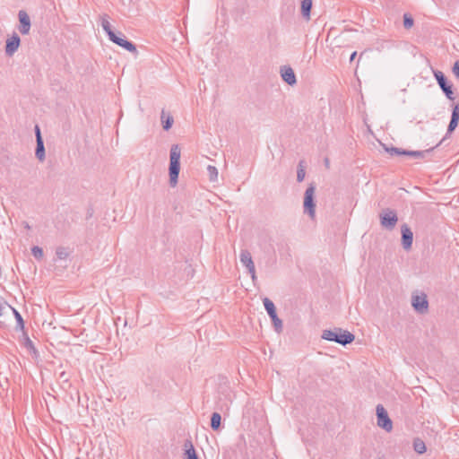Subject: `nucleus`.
<instances>
[{
  "label": "nucleus",
  "mask_w": 459,
  "mask_h": 459,
  "mask_svg": "<svg viewBox=\"0 0 459 459\" xmlns=\"http://www.w3.org/2000/svg\"><path fill=\"white\" fill-rule=\"evenodd\" d=\"M413 448H414L415 452H417L420 455H421V454L426 452V445L420 438H416L414 440V442H413Z\"/></svg>",
  "instance_id": "393cba45"
},
{
  "label": "nucleus",
  "mask_w": 459,
  "mask_h": 459,
  "mask_svg": "<svg viewBox=\"0 0 459 459\" xmlns=\"http://www.w3.org/2000/svg\"><path fill=\"white\" fill-rule=\"evenodd\" d=\"M453 73L459 79V60L455 63L453 67Z\"/></svg>",
  "instance_id": "2f4dec72"
},
{
  "label": "nucleus",
  "mask_w": 459,
  "mask_h": 459,
  "mask_svg": "<svg viewBox=\"0 0 459 459\" xmlns=\"http://www.w3.org/2000/svg\"><path fill=\"white\" fill-rule=\"evenodd\" d=\"M21 43L20 37L13 33L11 38L7 39L5 45V54L7 56H13L17 51Z\"/></svg>",
  "instance_id": "ddd939ff"
},
{
  "label": "nucleus",
  "mask_w": 459,
  "mask_h": 459,
  "mask_svg": "<svg viewBox=\"0 0 459 459\" xmlns=\"http://www.w3.org/2000/svg\"><path fill=\"white\" fill-rule=\"evenodd\" d=\"M109 40L112 41L113 43L118 45L119 47L126 49L129 52H132V53L137 52L135 45L133 42L128 41L125 38H123L121 32H119L118 34H117V33L110 34Z\"/></svg>",
  "instance_id": "9d476101"
},
{
  "label": "nucleus",
  "mask_w": 459,
  "mask_h": 459,
  "mask_svg": "<svg viewBox=\"0 0 459 459\" xmlns=\"http://www.w3.org/2000/svg\"><path fill=\"white\" fill-rule=\"evenodd\" d=\"M312 9V0L301 1V14L307 21L310 20V13Z\"/></svg>",
  "instance_id": "f3484780"
},
{
  "label": "nucleus",
  "mask_w": 459,
  "mask_h": 459,
  "mask_svg": "<svg viewBox=\"0 0 459 459\" xmlns=\"http://www.w3.org/2000/svg\"><path fill=\"white\" fill-rule=\"evenodd\" d=\"M459 122V103H456L452 110L451 119L447 127V134L453 133Z\"/></svg>",
  "instance_id": "2eb2a0df"
},
{
  "label": "nucleus",
  "mask_w": 459,
  "mask_h": 459,
  "mask_svg": "<svg viewBox=\"0 0 459 459\" xmlns=\"http://www.w3.org/2000/svg\"><path fill=\"white\" fill-rule=\"evenodd\" d=\"M8 307L12 310L15 319H16V328L23 330L24 329V321L22 319V315L12 306H8Z\"/></svg>",
  "instance_id": "5701e85b"
},
{
  "label": "nucleus",
  "mask_w": 459,
  "mask_h": 459,
  "mask_svg": "<svg viewBox=\"0 0 459 459\" xmlns=\"http://www.w3.org/2000/svg\"><path fill=\"white\" fill-rule=\"evenodd\" d=\"M56 255L58 259L60 260H64V259H66L69 255V251L66 247H58L56 249Z\"/></svg>",
  "instance_id": "a878e982"
},
{
  "label": "nucleus",
  "mask_w": 459,
  "mask_h": 459,
  "mask_svg": "<svg viewBox=\"0 0 459 459\" xmlns=\"http://www.w3.org/2000/svg\"><path fill=\"white\" fill-rule=\"evenodd\" d=\"M207 172L209 176V179L211 181H216L218 178V169L216 167L209 165L207 167Z\"/></svg>",
  "instance_id": "bb28decb"
},
{
  "label": "nucleus",
  "mask_w": 459,
  "mask_h": 459,
  "mask_svg": "<svg viewBox=\"0 0 459 459\" xmlns=\"http://www.w3.org/2000/svg\"><path fill=\"white\" fill-rule=\"evenodd\" d=\"M180 149L178 144L171 146L169 154V184L172 187L178 184V175L180 171Z\"/></svg>",
  "instance_id": "f03ea898"
},
{
  "label": "nucleus",
  "mask_w": 459,
  "mask_h": 459,
  "mask_svg": "<svg viewBox=\"0 0 459 459\" xmlns=\"http://www.w3.org/2000/svg\"><path fill=\"white\" fill-rule=\"evenodd\" d=\"M356 56H357V52H356V51H354V52L351 55L350 62H352V61L355 59Z\"/></svg>",
  "instance_id": "f704fd0d"
},
{
  "label": "nucleus",
  "mask_w": 459,
  "mask_h": 459,
  "mask_svg": "<svg viewBox=\"0 0 459 459\" xmlns=\"http://www.w3.org/2000/svg\"><path fill=\"white\" fill-rule=\"evenodd\" d=\"M221 424V416L219 412H213L211 416V428L217 431L220 429Z\"/></svg>",
  "instance_id": "aec40b11"
},
{
  "label": "nucleus",
  "mask_w": 459,
  "mask_h": 459,
  "mask_svg": "<svg viewBox=\"0 0 459 459\" xmlns=\"http://www.w3.org/2000/svg\"><path fill=\"white\" fill-rule=\"evenodd\" d=\"M302 163H303V161H300L298 166V170H297L298 182H302L306 176V171H305V169H304Z\"/></svg>",
  "instance_id": "cd10ccee"
},
{
  "label": "nucleus",
  "mask_w": 459,
  "mask_h": 459,
  "mask_svg": "<svg viewBox=\"0 0 459 459\" xmlns=\"http://www.w3.org/2000/svg\"><path fill=\"white\" fill-rule=\"evenodd\" d=\"M381 145L383 146L384 150L387 153H389L391 156H394V155H403V153H404V150L403 149L397 148V147H388L385 143H381Z\"/></svg>",
  "instance_id": "b1692460"
},
{
  "label": "nucleus",
  "mask_w": 459,
  "mask_h": 459,
  "mask_svg": "<svg viewBox=\"0 0 459 459\" xmlns=\"http://www.w3.org/2000/svg\"><path fill=\"white\" fill-rule=\"evenodd\" d=\"M160 119L162 122L163 129L166 131L169 130L174 122L173 117L170 116L169 114H166V112L162 110L160 114Z\"/></svg>",
  "instance_id": "a211bd4d"
},
{
  "label": "nucleus",
  "mask_w": 459,
  "mask_h": 459,
  "mask_svg": "<svg viewBox=\"0 0 459 459\" xmlns=\"http://www.w3.org/2000/svg\"><path fill=\"white\" fill-rule=\"evenodd\" d=\"M379 219L381 226L389 230H393L398 221L396 212L390 208L384 209L379 213Z\"/></svg>",
  "instance_id": "20e7f679"
},
{
  "label": "nucleus",
  "mask_w": 459,
  "mask_h": 459,
  "mask_svg": "<svg viewBox=\"0 0 459 459\" xmlns=\"http://www.w3.org/2000/svg\"><path fill=\"white\" fill-rule=\"evenodd\" d=\"M434 76H435L439 87L441 88V90L443 91L445 95L446 96V98L451 100H454L455 96H454V92L452 91V84H450L448 82L445 74L441 71L437 70V71L434 72Z\"/></svg>",
  "instance_id": "6e6552de"
},
{
  "label": "nucleus",
  "mask_w": 459,
  "mask_h": 459,
  "mask_svg": "<svg viewBox=\"0 0 459 459\" xmlns=\"http://www.w3.org/2000/svg\"><path fill=\"white\" fill-rule=\"evenodd\" d=\"M101 27L104 31L108 34V39L110 38V34H114L115 32L111 29V25L108 21V16L107 14H103L101 17Z\"/></svg>",
  "instance_id": "4be33fe9"
},
{
  "label": "nucleus",
  "mask_w": 459,
  "mask_h": 459,
  "mask_svg": "<svg viewBox=\"0 0 459 459\" xmlns=\"http://www.w3.org/2000/svg\"><path fill=\"white\" fill-rule=\"evenodd\" d=\"M402 231V246L404 250H410L413 242V233L407 224L401 227Z\"/></svg>",
  "instance_id": "9b49d317"
},
{
  "label": "nucleus",
  "mask_w": 459,
  "mask_h": 459,
  "mask_svg": "<svg viewBox=\"0 0 459 459\" xmlns=\"http://www.w3.org/2000/svg\"><path fill=\"white\" fill-rule=\"evenodd\" d=\"M22 225L24 226V228H25L26 230H30V226L29 225V223H28L27 221H23V222H22Z\"/></svg>",
  "instance_id": "c9c22d12"
},
{
  "label": "nucleus",
  "mask_w": 459,
  "mask_h": 459,
  "mask_svg": "<svg viewBox=\"0 0 459 459\" xmlns=\"http://www.w3.org/2000/svg\"><path fill=\"white\" fill-rule=\"evenodd\" d=\"M325 165L328 167V165H329V160H328V159H325Z\"/></svg>",
  "instance_id": "e433bc0d"
},
{
  "label": "nucleus",
  "mask_w": 459,
  "mask_h": 459,
  "mask_svg": "<svg viewBox=\"0 0 459 459\" xmlns=\"http://www.w3.org/2000/svg\"><path fill=\"white\" fill-rule=\"evenodd\" d=\"M18 17L20 22L19 31L22 35H27L30 30V19L24 10L19 11Z\"/></svg>",
  "instance_id": "f8f14e48"
},
{
  "label": "nucleus",
  "mask_w": 459,
  "mask_h": 459,
  "mask_svg": "<svg viewBox=\"0 0 459 459\" xmlns=\"http://www.w3.org/2000/svg\"><path fill=\"white\" fill-rule=\"evenodd\" d=\"M377 426L389 432L393 429V423L390 420L386 410L381 405L377 406Z\"/></svg>",
  "instance_id": "0eeeda50"
},
{
  "label": "nucleus",
  "mask_w": 459,
  "mask_h": 459,
  "mask_svg": "<svg viewBox=\"0 0 459 459\" xmlns=\"http://www.w3.org/2000/svg\"><path fill=\"white\" fill-rule=\"evenodd\" d=\"M411 306L419 314H425L429 310L428 297L424 292L413 293L411 295Z\"/></svg>",
  "instance_id": "423d86ee"
},
{
  "label": "nucleus",
  "mask_w": 459,
  "mask_h": 459,
  "mask_svg": "<svg viewBox=\"0 0 459 459\" xmlns=\"http://www.w3.org/2000/svg\"><path fill=\"white\" fill-rule=\"evenodd\" d=\"M315 192L316 186L314 183H311L304 194V212L307 213L311 219H314L316 216Z\"/></svg>",
  "instance_id": "7ed1b4c3"
},
{
  "label": "nucleus",
  "mask_w": 459,
  "mask_h": 459,
  "mask_svg": "<svg viewBox=\"0 0 459 459\" xmlns=\"http://www.w3.org/2000/svg\"><path fill=\"white\" fill-rule=\"evenodd\" d=\"M239 259L242 264L247 268V272L251 275L252 280L255 281L256 279L255 267L250 252L247 249L241 250Z\"/></svg>",
  "instance_id": "1a4fd4ad"
},
{
  "label": "nucleus",
  "mask_w": 459,
  "mask_h": 459,
  "mask_svg": "<svg viewBox=\"0 0 459 459\" xmlns=\"http://www.w3.org/2000/svg\"><path fill=\"white\" fill-rule=\"evenodd\" d=\"M5 306L8 307L9 305L6 304V303H4V304L0 303V316L3 315V311H4V307H5Z\"/></svg>",
  "instance_id": "72a5a7b5"
},
{
  "label": "nucleus",
  "mask_w": 459,
  "mask_h": 459,
  "mask_svg": "<svg viewBox=\"0 0 459 459\" xmlns=\"http://www.w3.org/2000/svg\"><path fill=\"white\" fill-rule=\"evenodd\" d=\"M36 143H37V145H36L35 155L39 159V160L43 161V160H45V158H46L43 138H39V142H36Z\"/></svg>",
  "instance_id": "6ab92c4d"
},
{
  "label": "nucleus",
  "mask_w": 459,
  "mask_h": 459,
  "mask_svg": "<svg viewBox=\"0 0 459 459\" xmlns=\"http://www.w3.org/2000/svg\"><path fill=\"white\" fill-rule=\"evenodd\" d=\"M263 302L264 308L273 322L274 330L280 333L282 331V321L277 316L276 307L273 302L268 298H264Z\"/></svg>",
  "instance_id": "39448f33"
},
{
  "label": "nucleus",
  "mask_w": 459,
  "mask_h": 459,
  "mask_svg": "<svg viewBox=\"0 0 459 459\" xmlns=\"http://www.w3.org/2000/svg\"><path fill=\"white\" fill-rule=\"evenodd\" d=\"M35 135H36V142H39V138H42L39 126H35Z\"/></svg>",
  "instance_id": "473e14b6"
},
{
  "label": "nucleus",
  "mask_w": 459,
  "mask_h": 459,
  "mask_svg": "<svg viewBox=\"0 0 459 459\" xmlns=\"http://www.w3.org/2000/svg\"><path fill=\"white\" fill-rule=\"evenodd\" d=\"M442 141L439 142L436 146H439L441 144ZM434 147L433 148H429L428 150H424V151H407V150H404V153L403 155L405 156H410V157H412V158H416V159H426L427 156L433 151Z\"/></svg>",
  "instance_id": "dca6fc26"
},
{
  "label": "nucleus",
  "mask_w": 459,
  "mask_h": 459,
  "mask_svg": "<svg viewBox=\"0 0 459 459\" xmlns=\"http://www.w3.org/2000/svg\"><path fill=\"white\" fill-rule=\"evenodd\" d=\"M31 253L35 258L40 259L43 256V250L41 247L35 246L31 248Z\"/></svg>",
  "instance_id": "c756f323"
},
{
  "label": "nucleus",
  "mask_w": 459,
  "mask_h": 459,
  "mask_svg": "<svg viewBox=\"0 0 459 459\" xmlns=\"http://www.w3.org/2000/svg\"><path fill=\"white\" fill-rule=\"evenodd\" d=\"M322 339L334 342L336 343L342 344L343 346L351 343L355 336L353 333L347 330H343L340 327H335L333 329L324 330L321 335Z\"/></svg>",
  "instance_id": "f257e3e1"
},
{
  "label": "nucleus",
  "mask_w": 459,
  "mask_h": 459,
  "mask_svg": "<svg viewBox=\"0 0 459 459\" xmlns=\"http://www.w3.org/2000/svg\"><path fill=\"white\" fill-rule=\"evenodd\" d=\"M185 447H186V455L187 456L186 459H199L191 441L186 440L185 443Z\"/></svg>",
  "instance_id": "412c9836"
},
{
  "label": "nucleus",
  "mask_w": 459,
  "mask_h": 459,
  "mask_svg": "<svg viewBox=\"0 0 459 459\" xmlns=\"http://www.w3.org/2000/svg\"><path fill=\"white\" fill-rule=\"evenodd\" d=\"M281 76L289 85H294L297 82L293 69L290 66H283L281 69Z\"/></svg>",
  "instance_id": "4468645a"
},
{
  "label": "nucleus",
  "mask_w": 459,
  "mask_h": 459,
  "mask_svg": "<svg viewBox=\"0 0 459 459\" xmlns=\"http://www.w3.org/2000/svg\"><path fill=\"white\" fill-rule=\"evenodd\" d=\"M414 24L413 18L409 13L403 14V26L405 29H411Z\"/></svg>",
  "instance_id": "c85d7f7f"
},
{
  "label": "nucleus",
  "mask_w": 459,
  "mask_h": 459,
  "mask_svg": "<svg viewBox=\"0 0 459 459\" xmlns=\"http://www.w3.org/2000/svg\"><path fill=\"white\" fill-rule=\"evenodd\" d=\"M24 345L28 350H31V351H35L34 344H33L32 341L28 336L25 337Z\"/></svg>",
  "instance_id": "7c9ffc66"
}]
</instances>
